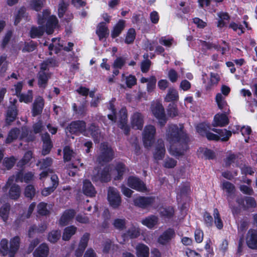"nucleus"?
Returning <instances> with one entry per match:
<instances>
[{"mask_svg":"<svg viewBox=\"0 0 257 257\" xmlns=\"http://www.w3.org/2000/svg\"><path fill=\"white\" fill-rule=\"evenodd\" d=\"M213 132L217 133L219 135V140L220 139L222 141H226L231 136V132L227 131L226 129L217 130L213 128Z\"/></svg>","mask_w":257,"mask_h":257,"instance_id":"nucleus-36","label":"nucleus"},{"mask_svg":"<svg viewBox=\"0 0 257 257\" xmlns=\"http://www.w3.org/2000/svg\"><path fill=\"white\" fill-rule=\"evenodd\" d=\"M28 133V128L25 126L22 127L21 130L18 128H14L9 132L6 143L10 144L18 138L24 139L27 137Z\"/></svg>","mask_w":257,"mask_h":257,"instance_id":"nucleus-11","label":"nucleus"},{"mask_svg":"<svg viewBox=\"0 0 257 257\" xmlns=\"http://www.w3.org/2000/svg\"><path fill=\"white\" fill-rule=\"evenodd\" d=\"M154 198L152 197H138L134 199V204L136 206L145 208L152 204Z\"/></svg>","mask_w":257,"mask_h":257,"instance_id":"nucleus-20","label":"nucleus"},{"mask_svg":"<svg viewBox=\"0 0 257 257\" xmlns=\"http://www.w3.org/2000/svg\"><path fill=\"white\" fill-rule=\"evenodd\" d=\"M175 232L173 229L169 228L164 231L158 238V242L163 245L168 244L175 237Z\"/></svg>","mask_w":257,"mask_h":257,"instance_id":"nucleus-14","label":"nucleus"},{"mask_svg":"<svg viewBox=\"0 0 257 257\" xmlns=\"http://www.w3.org/2000/svg\"><path fill=\"white\" fill-rule=\"evenodd\" d=\"M49 248L46 243L40 244L33 252V257H47Z\"/></svg>","mask_w":257,"mask_h":257,"instance_id":"nucleus-25","label":"nucleus"},{"mask_svg":"<svg viewBox=\"0 0 257 257\" xmlns=\"http://www.w3.org/2000/svg\"><path fill=\"white\" fill-rule=\"evenodd\" d=\"M122 79L125 81L126 86L129 88L132 87L133 86L136 85L137 83V79L136 77L132 75L125 76L124 74H122Z\"/></svg>","mask_w":257,"mask_h":257,"instance_id":"nucleus-42","label":"nucleus"},{"mask_svg":"<svg viewBox=\"0 0 257 257\" xmlns=\"http://www.w3.org/2000/svg\"><path fill=\"white\" fill-rule=\"evenodd\" d=\"M158 220V218L156 216L151 215L143 219L141 222L148 228H152L157 224Z\"/></svg>","mask_w":257,"mask_h":257,"instance_id":"nucleus-35","label":"nucleus"},{"mask_svg":"<svg viewBox=\"0 0 257 257\" xmlns=\"http://www.w3.org/2000/svg\"><path fill=\"white\" fill-rule=\"evenodd\" d=\"M61 236V231L59 230H54L51 231L48 234V239L49 241L55 243L60 238Z\"/></svg>","mask_w":257,"mask_h":257,"instance_id":"nucleus-45","label":"nucleus"},{"mask_svg":"<svg viewBox=\"0 0 257 257\" xmlns=\"http://www.w3.org/2000/svg\"><path fill=\"white\" fill-rule=\"evenodd\" d=\"M218 15L219 17V20H218L217 26L218 27L222 28L225 25L224 21L228 20L229 19V16L227 14L224 13H220Z\"/></svg>","mask_w":257,"mask_h":257,"instance_id":"nucleus-57","label":"nucleus"},{"mask_svg":"<svg viewBox=\"0 0 257 257\" xmlns=\"http://www.w3.org/2000/svg\"><path fill=\"white\" fill-rule=\"evenodd\" d=\"M66 132L71 134L82 133L87 136L86 131V123L83 121H75L72 122L66 128Z\"/></svg>","mask_w":257,"mask_h":257,"instance_id":"nucleus-13","label":"nucleus"},{"mask_svg":"<svg viewBox=\"0 0 257 257\" xmlns=\"http://www.w3.org/2000/svg\"><path fill=\"white\" fill-rule=\"evenodd\" d=\"M96 32L100 40L106 37L109 35L108 29L104 23L99 24Z\"/></svg>","mask_w":257,"mask_h":257,"instance_id":"nucleus-31","label":"nucleus"},{"mask_svg":"<svg viewBox=\"0 0 257 257\" xmlns=\"http://www.w3.org/2000/svg\"><path fill=\"white\" fill-rule=\"evenodd\" d=\"M63 45L59 38H55L52 39V43L49 46V54L52 55L53 50H55V53H57L58 51L63 48Z\"/></svg>","mask_w":257,"mask_h":257,"instance_id":"nucleus-29","label":"nucleus"},{"mask_svg":"<svg viewBox=\"0 0 257 257\" xmlns=\"http://www.w3.org/2000/svg\"><path fill=\"white\" fill-rule=\"evenodd\" d=\"M125 59L122 57L117 58L114 61L113 67L120 69L125 64Z\"/></svg>","mask_w":257,"mask_h":257,"instance_id":"nucleus-64","label":"nucleus"},{"mask_svg":"<svg viewBox=\"0 0 257 257\" xmlns=\"http://www.w3.org/2000/svg\"><path fill=\"white\" fill-rule=\"evenodd\" d=\"M37 22L39 26L31 28L30 36L32 38L40 37L45 32L49 35L52 34L58 21L55 16H50V12L46 10L42 14H38Z\"/></svg>","mask_w":257,"mask_h":257,"instance_id":"nucleus-2","label":"nucleus"},{"mask_svg":"<svg viewBox=\"0 0 257 257\" xmlns=\"http://www.w3.org/2000/svg\"><path fill=\"white\" fill-rule=\"evenodd\" d=\"M107 199L110 206L118 208L121 204V197L117 190L114 187H109L107 192Z\"/></svg>","mask_w":257,"mask_h":257,"instance_id":"nucleus-12","label":"nucleus"},{"mask_svg":"<svg viewBox=\"0 0 257 257\" xmlns=\"http://www.w3.org/2000/svg\"><path fill=\"white\" fill-rule=\"evenodd\" d=\"M125 27V21L119 20L114 27L111 32V37L113 38L117 37L121 33Z\"/></svg>","mask_w":257,"mask_h":257,"instance_id":"nucleus-34","label":"nucleus"},{"mask_svg":"<svg viewBox=\"0 0 257 257\" xmlns=\"http://www.w3.org/2000/svg\"><path fill=\"white\" fill-rule=\"evenodd\" d=\"M125 171L124 165L118 163L113 167L109 165L102 170L95 168L93 172L91 179L93 182H107L110 181L111 177L114 180H119L122 177Z\"/></svg>","mask_w":257,"mask_h":257,"instance_id":"nucleus-3","label":"nucleus"},{"mask_svg":"<svg viewBox=\"0 0 257 257\" xmlns=\"http://www.w3.org/2000/svg\"><path fill=\"white\" fill-rule=\"evenodd\" d=\"M38 213L41 215H46L49 211L47 209V204L44 202L40 203L37 206Z\"/></svg>","mask_w":257,"mask_h":257,"instance_id":"nucleus-48","label":"nucleus"},{"mask_svg":"<svg viewBox=\"0 0 257 257\" xmlns=\"http://www.w3.org/2000/svg\"><path fill=\"white\" fill-rule=\"evenodd\" d=\"M44 6V1L41 0H32L30 7L36 11H40Z\"/></svg>","mask_w":257,"mask_h":257,"instance_id":"nucleus-47","label":"nucleus"},{"mask_svg":"<svg viewBox=\"0 0 257 257\" xmlns=\"http://www.w3.org/2000/svg\"><path fill=\"white\" fill-rule=\"evenodd\" d=\"M82 191L85 195L89 197L94 196L96 193L94 186L88 180H85L83 181Z\"/></svg>","mask_w":257,"mask_h":257,"instance_id":"nucleus-24","label":"nucleus"},{"mask_svg":"<svg viewBox=\"0 0 257 257\" xmlns=\"http://www.w3.org/2000/svg\"><path fill=\"white\" fill-rule=\"evenodd\" d=\"M214 222L216 227L218 229H221L223 227V221L220 217L219 211L217 209L215 208L213 210Z\"/></svg>","mask_w":257,"mask_h":257,"instance_id":"nucleus-40","label":"nucleus"},{"mask_svg":"<svg viewBox=\"0 0 257 257\" xmlns=\"http://www.w3.org/2000/svg\"><path fill=\"white\" fill-rule=\"evenodd\" d=\"M113 224L116 228L122 229L125 226V220L124 219H116L114 220Z\"/></svg>","mask_w":257,"mask_h":257,"instance_id":"nucleus-62","label":"nucleus"},{"mask_svg":"<svg viewBox=\"0 0 257 257\" xmlns=\"http://www.w3.org/2000/svg\"><path fill=\"white\" fill-rule=\"evenodd\" d=\"M37 78L39 87L44 89L47 85L48 81L50 78V74L48 72L40 71L37 74Z\"/></svg>","mask_w":257,"mask_h":257,"instance_id":"nucleus-22","label":"nucleus"},{"mask_svg":"<svg viewBox=\"0 0 257 257\" xmlns=\"http://www.w3.org/2000/svg\"><path fill=\"white\" fill-rule=\"evenodd\" d=\"M56 65L57 62L56 60L52 59H48L41 64L40 71L47 72V70H49V67H54Z\"/></svg>","mask_w":257,"mask_h":257,"instance_id":"nucleus-41","label":"nucleus"},{"mask_svg":"<svg viewBox=\"0 0 257 257\" xmlns=\"http://www.w3.org/2000/svg\"><path fill=\"white\" fill-rule=\"evenodd\" d=\"M140 234V230L139 228L136 226H132L127 231V235L131 238H136Z\"/></svg>","mask_w":257,"mask_h":257,"instance_id":"nucleus-55","label":"nucleus"},{"mask_svg":"<svg viewBox=\"0 0 257 257\" xmlns=\"http://www.w3.org/2000/svg\"><path fill=\"white\" fill-rule=\"evenodd\" d=\"M176 165L177 161L171 158H166L163 163V166L166 168H173Z\"/></svg>","mask_w":257,"mask_h":257,"instance_id":"nucleus-56","label":"nucleus"},{"mask_svg":"<svg viewBox=\"0 0 257 257\" xmlns=\"http://www.w3.org/2000/svg\"><path fill=\"white\" fill-rule=\"evenodd\" d=\"M151 110L154 116L158 119L159 123L162 126L164 125L166 118L162 104L159 102H154L151 105Z\"/></svg>","mask_w":257,"mask_h":257,"instance_id":"nucleus-7","label":"nucleus"},{"mask_svg":"<svg viewBox=\"0 0 257 257\" xmlns=\"http://www.w3.org/2000/svg\"><path fill=\"white\" fill-rule=\"evenodd\" d=\"M17 115V109L16 106L13 105L9 107L6 115V123L10 124L15 119Z\"/></svg>","mask_w":257,"mask_h":257,"instance_id":"nucleus-32","label":"nucleus"},{"mask_svg":"<svg viewBox=\"0 0 257 257\" xmlns=\"http://www.w3.org/2000/svg\"><path fill=\"white\" fill-rule=\"evenodd\" d=\"M166 139L170 144L168 151L173 156H182L188 149V138L182 124L169 125L166 133Z\"/></svg>","mask_w":257,"mask_h":257,"instance_id":"nucleus-1","label":"nucleus"},{"mask_svg":"<svg viewBox=\"0 0 257 257\" xmlns=\"http://www.w3.org/2000/svg\"><path fill=\"white\" fill-rule=\"evenodd\" d=\"M21 102L29 103L33 100V92L32 90H29L26 93H22L18 96Z\"/></svg>","mask_w":257,"mask_h":257,"instance_id":"nucleus-43","label":"nucleus"},{"mask_svg":"<svg viewBox=\"0 0 257 257\" xmlns=\"http://www.w3.org/2000/svg\"><path fill=\"white\" fill-rule=\"evenodd\" d=\"M209 129V126L204 123H200L196 126L197 132L201 136H205Z\"/></svg>","mask_w":257,"mask_h":257,"instance_id":"nucleus-53","label":"nucleus"},{"mask_svg":"<svg viewBox=\"0 0 257 257\" xmlns=\"http://www.w3.org/2000/svg\"><path fill=\"white\" fill-rule=\"evenodd\" d=\"M10 206L9 204H4L0 208V216L4 221H6L8 218Z\"/></svg>","mask_w":257,"mask_h":257,"instance_id":"nucleus-44","label":"nucleus"},{"mask_svg":"<svg viewBox=\"0 0 257 257\" xmlns=\"http://www.w3.org/2000/svg\"><path fill=\"white\" fill-rule=\"evenodd\" d=\"M77 227L73 225L66 227L63 232V239L64 240H69L71 236L75 233Z\"/></svg>","mask_w":257,"mask_h":257,"instance_id":"nucleus-37","label":"nucleus"},{"mask_svg":"<svg viewBox=\"0 0 257 257\" xmlns=\"http://www.w3.org/2000/svg\"><path fill=\"white\" fill-rule=\"evenodd\" d=\"M43 142V147L42 153L43 155L48 154L52 147L50 136L48 133H46L42 136Z\"/></svg>","mask_w":257,"mask_h":257,"instance_id":"nucleus-28","label":"nucleus"},{"mask_svg":"<svg viewBox=\"0 0 257 257\" xmlns=\"http://www.w3.org/2000/svg\"><path fill=\"white\" fill-rule=\"evenodd\" d=\"M36 193V190L33 185H28L24 191L25 196L27 198L32 199L35 196Z\"/></svg>","mask_w":257,"mask_h":257,"instance_id":"nucleus-46","label":"nucleus"},{"mask_svg":"<svg viewBox=\"0 0 257 257\" xmlns=\"http://www.w3.org/2000/svg\"><path fill=\"white\" fill-rule=\"evenodd\" d=\"M229 114L224 112L216 114L214 117L212 125L214 126L220 127L226 125L229 123V119L227 116Z\"/></svg>","mask_w":257,"mask_h":257,"instance_id":"nucleus-17","label":"nucleus"},{"mask_svg":"<svg viewBox=\"0 0 257 257\" xmlns=\"http://www.w3.org/2000/svg\"><path fill=\"white\" fill-rule=\"evenodd\" d=\"M110 109L112 111V114H108V117L112 121H114L116 119L118 120L119 127L123 131L125 135L129 134L130 128L127 124V110L125 108H122L119 113L116 116L115 113V110L113 105L110 103Z\"/></svg>","mask_w":257,"mask_h":257,"instance_id":"nucleus-4","label":"nucleus"},{"mask_svg":"<svg viewBox=\"0 0 257 257\" xmlns=\"http://www.w3.org/2000/svg\"><path fill=\"white\" fill-rule=\"evenodd\" d=\"M156 81L157 80L155 76H152L149 78V81L147 84V91L149 92L153 91L155 88Z\"/></svg>","mask_w":257,"mask_h":257,"instance_id":"nucleus-59","label":"nucleus"},{"mask_svg":"<svg viewBox=\"0 0 257 257\" xmlns=\"http://www.w3.org/2000/svg\"><path fill=\"white\" fill-rule=\"evenodd\" d=\"M34 175L31 172H28L24 175L22 172H20L16 175V177L12 176L9 178L5 186L3 188V190L4 191H6L7 189L13 183L15 179L17 182H25L28 183L32 181Z\"/></svg>","mask_w":257,"mask_h":257,"instance_id":"nucleus-10","label":"nucleus"},{"mask_svg":"<svg viewBox=\"0 0 257 257\" xmlns=\"http://www.w3.org/2000/svg\"><path fill=\"white\" fill-rule=\"evenodd\" d=\"M215 101L219 109L224 113H230L229 105L225 100V96H223L221 93H218L216 94Z\"/></svg>","mask_w":257,"mask_h":257,"instance_id":"nucleus-18","label":"nucleus"},{"mask_svg":"<svg viewBox=\"0 0 257 257\" xmlns=\"http://www.w3.org/2000/svg\"><path fill=\"white\" fill-rule=\"evenodd\" d=\"M113 158V152L107 144H102L99 153L97 158V161L100 164H103L110 161Z\"/></svg>","mask_w":257,"mask_h":257,"instance_id":"nucleus-6","label":"nucleus"},{"mask_svg":"<svg viewBox=\"0 0 257 257\" xmlns=\"http://www.w3.org/2000/svg\"><path fill=\"white\" fill-rule=\"evenodd\" d=\"M64 160L65 161H70L73 157H74L75 153L70 150L69 147H66L64 150Z\"/></svg>","mask_w":257,"mask_h":257,"instance_id":"nucleus-51","label":"nucleus"},{"mask_svg":"<svg viewBox=\"0 0 257 257\" xmlns=\"http://www.w3.org/2000/svg\"><path fill=\"white\" fill-rule=\"evenodd\" d=\"M246 242L247 246L252 249L257 248V231L249 230L246 235Z\"/></svg>","mask_w":257,"mask_h":257,"instance_id":"nucleus-19","label":"nucleus"},{"mask_svg":"<svg viewBox=\"0 0 257 257\" xmlns=\"http://www.w3.org/2000/svg\"><path fill=\"white\" fill-rule=\"evenodd\" d=\"M136 36V32L134 29L128 30L125 40V42L127 44L132 43L135 40Z\"/></svg>","mask_w":257,"mask_h":257,"instance_id":"nucleus-54","label":"nucleus"},{"mask_svg":"<svg viewBox=\"0 0 257 257\" xmlns=\"http://www.w3.org/2000/svg\"><path fill=\"white\" fill-rule=\"evenodd\" d=\"M179 98L178 91L173 87H170L168 90L167 94L165 98L167 102L176 101Z\"/></svg>","mask_w":257,"mask_h":257,"instance_id":"nucleus-33","label":"nucleus"},{"mask_svg":"<svg viewBox=\"0 0 257 257\" xmlns=\"http://www.w3.org/2000/svg\"><path fill=\"white\" fill-rule=\"evenodd\" d=\"M165 154V148L163 140L158 141V144L156 146L153 154L154 158L156 160H162Z\"/></svg>","mask_w":257,"mask_h":257,"instance_id":"nucleus-21","label":"nucleus"},{"mask_svg":"<svg viewBox=\"0 0 257 257\" xmlns=\"http://www.w3.org/2000/svg\"><path fill=\"white\" fill-rule=\"evenodd\" d=\"M156 134V128L152 125H148L145 126L143 134V140L144 146L149 148L153 144Z\"/></svg>","mask_w":257,"mask_h":257,"instance_id":"nucleus-8","label":"nucleus"},{"mask_svg":"<svg viewBox=\"0 0 257 257\" xmlns=\"http://www.w3.org/2000/svg\"><path fill=\"white\" fill-rule=\"evenodd\" d=\"M21 189L19 185L14 184L12 185L9 191V197L12 199L16 200L20 196Z\"/></svg>","mask_w":257,"mask_h":257,"instance_id":"nucleus-38","label":"nucleus"},{"mask_svg":"<svg viewBox=\"0 0 257 257\" xmlns=\"http://www.w3.org/2000/svg\"><path fill=\"white\" fill-rule=\"evenodd\" d=\"M8 62L7 61V56L3 55L0 57V73H4L8 69Z\"/></svg>","mask_w":257,"mask_h":257,"instance_id":"nucleus-49","label":"nucleus"},{"mask_svg":"<svg viewBox=\"0 0 257 257\" xmlns=\"http://www.w3.org/2000/svg\"><path fill=\"white\" fill-rule=\"evenodd\" d=\"M44 102L41 96L37 97L33 103L32 110L33 116H35L41 113L44 107Z\"/></svg>","mask_w":257,"mask_h":257,"instance_id":"nucleus-23","label":"nucleus"},{"mask_svg":"<svg viewBox=\"0 0 257 257\" xmlns=\"http://www.w3.org/2000/svg\"><path fill=\"white\" fill-rule=\"evenodd\" d=\"M20 239L18 236H15L10 240L9 248V257H14L20 246Z\"/></svg>","mask_w":257,"mask_h":257,"instance_id":"nucleus-27","label":"nucleus"},{"mask_svg":"<svg viewBox=\"0 0 257 257\" xmlns=\"http://www.w3.org/2000/svg\"><path fill=\"white\" fill-rule=\"evenodd\" d=\"M8 241L7 239L4 238L1 240L0 243V251L3 253V255H6L7 254L9 255V249L8 248Z\"/></svg>","mask_w":257,"mask_h":257,"instance_id":"nucleus-50","label":"nucleus"},{"mask_svg":"<svg viewBox=\"0 0 257 257\" xmlns=\"http://www.w3.org/2000/svg\"><path fill=\"white\" fill-rule=\"evenodd\" d=\"M221 188L227 193V199L229 207L231 209L232 213L233 214L236 213L237 208L234 206L232 202L233 195L235 191L234 185L229 182L224 181L222 183Z\"/></svg>","mask_w":257,"mask_h":257,"instance_id":"nucleus-9","label":"nucleus"},{"mask_svg":"<svg viewBox=\"0 0 257 257\" xmlns=\"http://www.w3.org/2000/svg\"><path fill=\"white\" fill-rule=\"evenodd\" d=\"M229 27L233 31H236L238 35H240L244 32L243 28L241 25H238L234 22H232L229 24Z\"/></svg>","mask_w":257,"mask_h":257,"instance_id":"nucleus-60","label":"nucleus"},{"mask_svg":"<svg viewBox=\"0 0 257 257\" xmlns=\"http://www.w3.org/2000/svg\"><path fill=\"white\" fill-rule=\"evenodd\" d=\"M90 234L88 233H85L83 234L81 238L79 246L82 249H85L87 245L88 241L89 240Z\"/></svg>","mask_w":257,"mask_h":257,"instance_id":"nucleus-58","label":"nucleus"},{"mask_svg":"<svg viewBox=\"0 0 257 257\" xmlns=\"http://www.w3.org/2000/svg\"><path fill=\"white\" fill-rule=\"evenodd\" d=\"M138 257H149V248L144 244H139L136 247Z\"/></svg>","mask_w":257,"mask_h":257,"instance_id":"nucleus-30","label":"nucleus"},{"mask_svg":"<svg viewBox=\"0 0 257 257\" xmlns=\"http://www.w3.org/2000/svg\"><path fill=\"white\" fill-rule=\"evenodd\" d=\"M132 127L136 130H142L144 125V116L139 112H134L131 116Z\"/></svg>","mask_w":257,"mask_h":257,"instance_id":"nucleus-15","label":"nucleus"},{"mask_svg":"<svg viewBox=\"0 0 257 257\" xmlns=\"http://www.w3.org/2000/svg\"><path fill=\"white\" fill-rule=\"evenodd\" d=\"M110 109L112 111V114H108V117L112 121H114L116 119L118 120L119 127L123 131L125 135L129 134L130 128L127 124V110L125 108H122L119 113L116 116L115 113V110L113 105L110 103Z\"/></svg>","mask_w":257,"mask_h":257,"instance_id":"nucleus-5","label":"nucleus"},{"mask_svg":"<svg viewBox=\"0 0 257 257\" xmlns=\"http://www.w3.org/2000/svg\"><path fill=\"white\" fill-rule=\"evenodd\" d=\"M91 136L93 138L95 142H99L100 138V134L98 127L94 124H91L89 129Z\"/></svg>","mask_w":257,"mask_h":257,"instance_id":"nucleus-39","label":"nucleus"},{"mask_svg":"<svg viewBox=\"0 0 257 257\" xmlns=\"http://www.w3.org/2000/svg\"><path fill=\"white\" fill-rule=\"evenodd\" d=\"M75 214V212L73 209L66 210L60 219V224L62 226L66 225L73 218Z\"/></svg>","mask_w":257,"mask_h":257,"instance_id":"nucleus-26","label":"nucleus"},{"mask_svg":"<svg viewBox=\"0 0 257 257\" xmlns=\"http://www.w3.org/2000/svg\"><path fill=\"white\" fill-rule=\"evenodd\" d=\"M16 160L14 157L5 158L4 161V165L8 169L12 168L15 164Z\"/></svg>","mask_w":257,"mask_h":257,"instance_id":"nucleus-63","label":"nucleus"},{"mask_svg":"<svg viewBox=\"0 0 257 257\" xmlns=\"http://www.w3.org/2000/svg\"><path fill=\"white\" fill-rule=\"evenodd\" d=\"M174 42L173 38H167L166 37H162L159 39V43L166 47H170Z\"/></svg>","mask_w":257,"mask_h":257,"instance_id":"nucleus-61","label":"nucleus"},{"mask_svg":"<svg viewBox=\"0 0 257 257\" xmlns=\"http://www.w3.org/2000/svg\"><path fill=\"white\" fill-rule=\"evenodd\" d=\"M127 185L132 189L138 191L144 192L147 190L143 182L135 177H130L128 178Z\"/></svg>","mask_w":257,"mask_h":257,"instance_id":"nucleus-16","label":"nucleus"},{"mask_svg":"<svg viewBox=\"0 0 257 257\" xmlns=\"http://www.w3.org/2000/svg\"><path fill=\"white\" fill-rule=\"evenodd\" d=\"M168 78L172 83L176 82L179 78V75L177 72L174 69H171L168 72Z\"/></svg>","mask_w":257,"mask_h":257,"instance_id":"nucleus-52","label":"nucleus"}]
</instances>
